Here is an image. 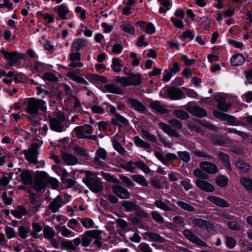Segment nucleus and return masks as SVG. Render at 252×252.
Segmentation results:
<instances>
[{
    "mask_svg": "<svg viewBox=\"0 0 252 252\" xmlns=\"http://www.w3.org/2000/svg\"><path fill=\"white\" fill-rule=\"evenodd\" d=\"M92 243L91 247L94 250L100 248L103 246L102 242V232L97 230H92L86 231L81 237H77L73 240H65L61 243L57 240H50L52 246L55 248H59L60 246L62 250H68L75 251L77 250L79 245L83 247H88Z\"/></svg>",
    "mask_w": 252,
    "mask_h": 252,
    "instance_id": "f257e3e1",
    "label": "nucleus"
},
{
    "mask_svg": "<svg viewBox=\"0 0 252 252\" xmlns=\"http://www.w3.org/2000/svg\"><path fill=\"white\" fill-rule=\"evenodd\" d=\"M84 172L85 173V176L83 181L90 189L95 193L101 191L103 187L101 179L91 171H84Z\"/></svg>",
    "mask_w": 252,
    "mask_h": 252,
    "instance_id": "f03ea898",
    "label": "nucleus"
},
{
    "mask_svg": "<svg viewBox=\"0 0 252 252\" xmlns=\"http://www.w3.org/2000/svg\"><path fill=\"white\" fill-rule=\"evenodd\" d=\"M45 104V101L42 99L30 98L28 101L27 112L31 115L37 114L39 110L45 112L47 110Z\"/></svg>",
    "mask_w": 252,
    "mask_h": 252,
    "instance_id": "7ed1b4c3",
    "label": "nucleus"
},
{
    "mask_svg": "<svg viewBox=\"0 0 252 252\" xmlns=\"http://www.w3.org/2000/svg\"><path fill=\"white\" fill-rule=\"evenodd\" d=\"M65 118L61 112H58L56 118H49V126L51 130L62 132L63 131Z\"/></svg>",
    "mask_w": 252,
    "mask_h": 252,
    "instance_id": "20e7f679",
    "label": "nucleus"
},
{
    "mask_svg": "<svg viewBox=\"0 0 252 252\" xmlns=\"http://www.w3.org/2000/svg\"><path fill=\"white\" fill-rule=\"evenodd\" d=\"M39 147V141H34L32 144L31 148L28 151H24L26 159L33 164H37L38 148Z\"/></svg>",
    "mask_w": 252,
    "mask_h": 252,
    "instance_id": "39448f33",
    "label": "nucleus"
},
{
    "mask_svg": "<svg viewBox=\"0 0 252 252\" xmlns=\"http://www.w3.org/2000/svg\"><path fill=\"white\" fill-rule=\"evenodd\" d=\"M48 175L44 171L39 172L35 179L34 188L40 191L47 186Z\"/></svg>",
    "mask_w": 252,
    "mask_h": 252,
    "instance_id": "423d86ee",
    "label": "nucleus"
},
{
    "mask_svg": "<svg viewBox=\"0 0 252 252\" xmlns=\"http://www.w3.org/2000/svg\"><path fill=\"white\" fill-rule=\"evenodd\" d=\"M74 131L79 139L87 138L90 134L93 133L92 126L89 124H85L83 126H78L74 129Z\"/></svg>",
    "mask_w": 252,
    "mask_h": 252,
    "instance_id": "0eeeda50",
    "label": "nucleus"
},
{
    "mask_svg": "<svg viewBox=\"0 0 252 252\" xmlns=\"http://www.w3.org/2000/svg\"><path fill=\"white\" fill-rule=\"evenodd\" d=\"M0 52L4 58L8 61V63L10 66L14 65L20 58L19 55L16 52L9 53L4 49H1Z\"/></svg>",
    "mask_w": 252,
    "mask_h": 252,
    "instance_id": "6e6552de",
    "label": "nucleus"
},
{
    "mask_svg": "<svg viewBox=\"0 0 252 252\" xmlns=\"http://www.w3.org/2000/svg\"><path fill=\"white\" fill-rule=\"evenodd\" d=\"M127 102L132 109L139 113H143L146 111V107L141 102L137 99L128 98Z\"/></svg>",
    "mask_w": 252,
    "mask_h": 252,
    "instance_id": "1a4fd4ad",
    "label": "nucleus"
},
{
    "mask_svg": "<svg viewBox=\"0 0 252 252\" xmlns=\"http://www.w3.org/2000/svg\"><path fill=\"white\" fill-rule=\"evenodd\" d=\"M199 167L201 170L210 174H216L218 171L217 165L211 162H201L199 164Z\"/></svg>",
    "mask_w": 252,
    "mask_h": 252,
    "instance_id": "9d476101",
    "label": "nucleus"
},
{
    "mask_svg": "<svg viewBox=\"0 0 252 252\" xmlns=\"http://www.w3.org/2000/svg\"><path fill=\"white\" fill-rule=\"evenodd\" d=\"M183 233L185 237L192 243L199 246H205L206 244L196 236L190 230H184Z\"/></svg>",
    "mask_w": 252,
    "mask_h": 252,
    "instance_id": "9b49d317",
    "label": "nucleus"
},
{
    "mask_svg": "<svg viewBox=\"0 0 252 252\" xmlns=\"http://www.w3.org/2000/svg\"><path fill=\"white\" fill-rule=\"evenodd\" d=\"M54 10L58 13L61 19L64 20L69 18L70 10L66 5L64 4L59 5L54 8Z\"/></svg>",
    "mask_w": 252,
    "mask_h": 252,
    "instance_id": "f8f14e48",
    "label": "nucleus"
},
{
    "mask_svg": "<svg viewBox=\"0 0 252 252\" xmlns=\"http://www.w3.org/2000/svg\"><path fill=\"white\" fill-rule=\"evenodd\" d=\"M195 185L199 189L206 192H212L215 189L213 185L203 180H197Z\"/></svg>",
    "mask_w": 252,
    "mask_h": 252,
    "instance_id": "ddd939ff",
    "label": "nucleus"
},
{
    "mask_svg": "<svg viewBox=\"0 0 252 252\" xmlns=\"http://www.w3.org/2000/svg\"><path fill=\"white\" fill-rule=\"evenodd\" d=\"M113 192L120 198L127 199L129 197V193L125 188L119 186L114 185L112 187Z\"/></svg>",
    "mask_w": 252,
    "mask_h": 252,
    "instance_id": "4468645a",
    "label": "nucleus"
},
{
    "mask_svg": "<svg viewBox=\"0 0 252 252\" xmlns=\"http://www.w3.org/2000/svg\"><path fill=\"white\" fill-rule=\"evenodd\" d=\"M188 111L192 115L202 118L207 115V113L204 109L197 106H188Z\"/></svg>",
    "mask_w": 252,
    "mask_h": 252,
    "instance_id": "2eb2a0df",
    "label": "nucleus"
},
{
    "mask_svg": "<svg viewBox=\"0 0 252 252\" xmlns=\"http://www.w3.org/2000/svg\"><path fill=\"white\" fill-rule=\"evenodd\" d=\"M87 40L84 38H76L73 40L71 45V51H78L87 45Z\"/></svg>",
    "mask_w": 252,
    "mask_h": 252,
    "instance_id": "dca6fc26",
    "label": "nucleus"
},
{
    "mask_svg": "<svg viewBox=\"0 0 252 252\" xmlns=\"http://www.w3.org/2000/svg\"><path fill=\"white\" fill-rule=\"evenodd\" d=\"M63 204V200L60 195H58L53 201L49 204V208L52 213L58 212Z\"/></svg>",
    "mask_w": 252,
    "mask_h": 252,
    "instance_id": "f3484780",
    "label": "nucleus"
},
{
    "mask_svg": "<svg viewBox=\"0 0 252 252\" xmlns=\"http://www.w3.org/2000/svg\"><path fill=\"white\" fill-rule=\"evenodd\" d=\"M207 199L210 202L220 207H228L230 205V203L226 200L214 195L208 196Z\"/></svg>",
    "mask_w": 252,
    "mask_h": 252,
    "instance_id": "a211bd4d",
    "label": "nucleus"
},
{
    "mask_svg": "<svg viewBox=\"0 0 252 252\" xmlns=\"http://www.w3.org/2000/svg\"><path fill=\"white\" fill-rule=\"evenodd\" d=\"M136 24L138 25L141 30L149 34H153L156 31L155 26L151 22L146 23L144 21H141L136 22Z\"/></svg>",
    "mask_w": 252,
    "mask_h": 252,
    "instance_id": "6ab92c4d",
    "label": "nucleus"
},
{
    "mask_svg": "<svg viewBox=\"0 0 252 252\" xmlns=\"http://www.w3.org/2000/svg\"><path fill=\"white\" fill-rule=\"evenodd\" d=\"M167 94L172 99H179L184 97V93L180 89L170 87L167 89Z\"/></svg>",
    "mask_w": 252,
    "mask_h": 252,
    "instance_id": "aec40b11",
    "label": "nucleus"
},
{
    "mask_svg": "<svg viewBox=\"0 0 252 252\" xmlns=\"http://www.w3.org/2000/svg\"><path fill=\"white\" fill-rule=\"evenodd\" d=\"M114 117L111 119L112 123L115 126H127L128 124L127 120L119 113L114 114Z\"/></svg>",
    "mask_w": 252,
    "mask_h": 252,
    "instance_id": "412c9836",
    "label": "nucleus"
},
{
    "mask_svg": "<svg viewBox=\"0 0 252 252\" xmlns=\"http://www.w3.org/2000/svg\"><path fill=\"white\" fill-rule=\"evenodd\" d=\"M108 153L102 148H99L96 150L95 156L94 157V162L95 163L100 165V159L106 160L107 158Z\"/></svg>",
    "mask_w": 252,
    "mask_h": 252,
    "instance_id": "4be33fe9",
    "label": "nucleus"
},
{
    "mask_svg": "<svg viewBox=\"0 0 252 252\" xmlns=\"http://www.w3.org/2000/svg\"><path fill=\"white\" fill-rule=\"evenodd\" d=\"M192 222L194 226L202 229L208 230L212 228V225L210 222L201 219L194 218L192 220Z\"/></svg>",
    "mask_w": 252,
    "mask_h": 252,
    "instance_id": "5701e85b",
    "label": "nucleus"
},
{
    "mask_svg": "<svg viewBox=\"0 0 252 252\" xmlns=\"http://www.w3.org/2000/svg\"><path fill=\"white\" fill-rule=\"evenodd\" d=\"M159 127L168 135L172 137H179V133L175 129L171 128L168 125L161 122L159 124Z\"/></svg>",
    "mask_w": 252,
    "mask_h": 252,
    "instance_id": "b1692460",
    "label": "nucleus"
},
{
    "mask_svg": "<svg viewBox=\"0 0 252 252\" xmlns=\"http://www.w3.org/2000/svg\"><path fill=\"white\" fill-rule=\"evenodd\" d=\"M62 158L63 161L67 165H73L78 163L77 158L69 153H63Z\"/></svg>",
    "mask_w": 252,
    "mask_h": 252,
    "instance_id": "393cba45",
    "label": "nucleus"
},
{
    "mask_svg": "<svg viewBox=\"0 0 252 252\" xmlns=\"http://www.w3.org/2000/svg\"><path fill=\"white\" fill-rule=\"evenodd\" d=\"M20 177L21 181L25 185H31L32 183V176L29 170H25L21 172L20 174Z\"/></svg>",
    "mask_w": 252,
    "mask_h": 252,
    "instance_id": "a878e982",
    "label": "nucleus"
},
{
    "mask_svg": "<svg viewBox=\"0 0 252 252\" xmlns=\"http://www.w3.org/2000/svg\"><path fill=\"white\" fill-rule=\"evenodd\" d=\"M245 62V58L241 53L233 56L230 59V63L233 66H239Z\"/></svg>",
    "mask_w": 252,
    "mask_h": 252,
    "instance_id": "bb28decb",
    "label": "nucleus"
},
{
    "mask_svg": "<svg viewBox=\"0 0 252 252\" xmlns=\"http://www.w3.org/2000/svg\"><path fill=\"white\" fill-rule=\"evenodd\" d=\"M104 88L109 93L119 95H123L124 94L122 89L114 84H108L104 86Z\"/></svg>",
    "mask_w": 252,
    "mask_h": 252,
    "instance_id": "cd10ccee",
    "label": "nucleus"
},
{
    "mask_svg": "<svg viewBox=\"0 0 252 252\" xmlns=\"http://www.w3.org/2000/svg\"><path fill=\"white\" fill-rule=\"evenodd\" d=\"M150 106L155 111L160 113H167V110L164 107L163 105L159 101H153L150 103Z\"/></svg>",
    "mask_w": 252,
    "mask_h": 252,
    "instance_id": "c85d7f7f",
    "label": "nucleus"
},
{
    "mask_svg": "<svg viewBox=\"0 0 252 252\" xmlns=\"http://www.w3.org/2000/svg\"><path fill=\"white\" fill-rule=\"evenodd\" d=\"M218 157L224 166L228 169L231 170V164L229 161V157L227 154L222 152H219L217 154Z\"/></svg>",
    "mask_w": 252,
    "mask_h": 252,
    "instance_id": "c756f323",
    "label": "nucleus"
},
{
    "mask_svg": "<svg viewBox=\"0 0 252 252\" xmlns=\"http://www.w3.org/2000/svg\"><path fill=\"white\" fill-rule=\"evenodd\" d=\"M216 100L218 102L217 107L218 109L222 111L227 112L229 105L225 103L226 100L221 96L216 97Z\"/></svg>",
    "mask_w": 252,
    "mask_h": 252,
    "instance_id": "7c9ffc66",
    "label": "nucleus"
},
{
    "mask_svg": "<svg viewBox=\"0 0 252 252\" xmlns=\"http://www.w3.org/2000/svg\"><path fill=\"white\" fill-rule=\"evenodd\" d=\"M211 139L215 145L223 146L226 143V139L222 135L214 134L211 135Z\"/></svg>",
    "mask_w": 252,
    "mask_h": 252,
    "instance_id": "2f4dec72",
    "label": "nucleus"
},
{
    "mask_svg": "<svg viewBox=\"0 0 252 252\" xmlns=\"http://www.w3.org/2000/svg\"><path fill=\"white\" fill-rule=\"evenodd\" d=\"M68 174L66 171H64L61 175V180L66 186L69 188L72 187L75 184V181L70 178H68Z\"/></svg>",
    "mask_w": 252,
    "mask_h": 252,
    "instance_id": "473e14b6",
    "label": "nucleus"
},
{
    "mask_svg": "<svg viewBox=\"0 0 252 252\" xmlns=\"http://www.w3.org/2000/svg\"><path fill=\"white\" fill-rule=\"evenodd\" d=\"M144 237L145 238H148V239H151L153 241L159 243H163L164 241V239L163 237L160 236L158 234L156 233L147 232L144 233Z\"/></svg>",
    "mask_w": 252,
    "mask_h": 252,
    "instance_id": "72a5a7b5",
    "label": "nucleus"
},
{
    "mask_svg": "<svg viewBox=\"0 0 252 252\" xmlns=\"http://www.w3.org/2000/svg\"><path fill=\"white\" fill-rule=\"evenodd\" d=\"M170 203V201L167 200H165L164 201L158 200H156L154 204L157 207L164 211H171V208L168 205Z\"/></svg>",
    "mask_w": 252,
    "mask_h": 252,
    "instance_id": "f704fd0d",
    "label": "nucleus"
},
{
    "mask_svg": "<svg viewBox=\"0 0 252 252\" xmlns=\"http://www.w3.org/2000/svg\"><path fill=\"white\" fill-rule=\"evenodd\" d=\"M56 229L61 233L62 236L65 237H73L75 235L74 233L68 229L65 226L57 225L55 227Z\"/></svg>",
    "mask_w": 252,
    "mask_h": 252,
    "instance_id": "c9c22d12",
    "label": "nucleus"
},
{
    "mask_svg": "<svg viewBox=\"0 0 252 252\" xmlns=\"http://www.w3.org/2000/svg\"><path fill=\"white\" fill-rule=\"evenodd\" d=\"M133 141L136 146L143 148L145 150L147 149V152L148 151V149L150 148V145L148 143L144 141L138 136L134 137Z\"/></svg>",
    "mask_w": 252,
    "mask_h": 252,
    "instance_id": "e433bc0d",
    "label": "nucleus"
},
{
    "mask_svg": "<svg viewBox=\"0 0 252 252\" xmlns=\"http://www.w3.org/2000/svg\"><path fill=\"white\" fill-rule=\"evenodd\" d=\"M176 204L182 210L189 212H194L195 210L191 204L183 200H178Z\"/></svg>",
    "mask_w": 252,
    "mask_h": 252,
    "instance_id": "4c0bfd02",
    "label": "nucleus"
},
{
    "mask_svg": "<svg viewBox=\"0 0 252 252\" xmlns=\"http://www.w3.org/2000/svg\"><path fill=\"white\" fill-rule=\"evenodd\" d=\"M27 210L22 206H18L17 208L14 210H11V214L16 218L20 219L23 216L27 214Z\"/></svg>",
    "mask_w": 252,
    "mask_h": 252,
    "instance_id": "58836bf2",
    "label": "nucleus"
},
{
    "mask_svg": "<svg viewBox=\"0 0 252 252\" xmlns=\"http://www.w3.org/2000/svg\"><path fill=\"white\" fill-rule=\"evenodd\" d=\"M123 207L127 212L135 211L138 209V205L129 201H125L122 203Z\"/></svg>",
    "mask_w": 252,
    "mask_h": 252,
    "instance_id": "ea45409f",
    "label": "nucleus"
},
{
    "mask_svg": "<svg viewBox=\"0 0 252 252\" xmlns=\"http://www.w3.org/2000/svg\"><path fill=\"white\" fill-rule=\"evenodd\" d=\"M123 66L124 64L122 63V60L119 58H114L112 59V68L114 71L119 72Z\"/></svg>",
    "mask_w": 252,
    "mask_h": 252,
    "instance_id": "a19ab883",
    "label": "nucleus"
},
{
    "mask_svg": "<svg viewBox=\"0 0 252 252\" xmlns=\"http://www.w3.org/2000/svg\"><path fill=\"white\" fill-rule=\"evenodd\" d=\"M43 232L44 237L49 240H52L55 236L54 230L49 226H46Z\"/></svg>",
    "mask_w": 252,
    "mask_h": 252,
    "instance_id": "79ce46f5",
    "label": "nucleus"
},
{
    "mask_svg": "<svg viewBox=\"0 0 252 252\" xmlns=\"http://www.w3.org/2000/svg\"><path fill=\"white\" fill-rule=\"evenodd\" d=\"M131 81V86H138L141 84V75L138 73L136 74L132 73L129 76Z\"/></svg>",
    "mask_w": 252,
    "mask_h": 252,
    "instance_id": "37998d69",
    "label": "nucleus"
},
{
    "mask_svg": "<svg viewBox=\"0 0 252 252\" xmlns=\"http://www.w3.org/2000/svg\"><path fill=\"white\" fill-rule=\"evenodd\" d=\"M217 185L221 188L226 186L228 184V179L226 176L222 175H218L215 179Z\"/></svg>",
    "mask_w": 252,
    "mask_h": 252,
    "instance_id": "c03bdc74",
    "label": "nucleus"
},
{
    "mask_svg": "<svg viewBox=\"0 0 252 252\" xmlns=\"http://www.w3.org/2000/svg\"><path fill=\"white\" fill-rule=\"evenodd\" d=\"M18 235L22 239H25L29 236V233L31 232L30 229L23 226H20L18 228Z\"/></svg>",
    "mask_w": 252,
    "mask_h": 252,
    "instance_id": "a18cd8bd",
    "label": "nucleus"
},
{
    "mask_svg": "<svg viewBox=\"0 0 252 252\" xmlns=\"http://www.w3.org/2000/svg\"><path fill=\"white\" fill-rule=\"evenodd\" d=\"M121 29L125 32L131 35L135 34V30L133 26L129 23H124L121 25Z\"/></svg>",
    "mask_w": 252,
    "mask_h": 252,
    "instance_id": "49530a36",
    "label": "nucleus"
},
{
    "mask_svg": "<svg viewBox=\"0 0 252 252\" xmlns=\"http://www.w3.org/2000/svg\"><path fill=\"white\" fill-rule=\"evenodd\" d=\"M240 183L247 190L252 192V180L247 178H242L240 179Z\"/></svg>",
    "mask_w": 252,
    "mask_h": 252,
    "instance_id": "de8ad7c7",
    "label": "nucleus"
},
{
    "mask_svg": "<svg viewBox=\"0 0 252 252\" xmlns=\"http://www.w3.org/2000/svg\"><path fill=\"white\" fill-rule=\"evenodd\" d=\"M134 165L139 169L143 171L145 174H149L150 172V169L148 166L142 160H139L134 162Z\"/></svg>",
    "mask_w": 252,
    "mask_h": 252,
    "instance_id": "09e8293b",
    "label": "nucleus"
},
{
    "mask_svg": "<svg viewBox=\"0 0 252 252\" xmlns=\"http://www.w3.org/2000/svg\"><path fill=\"white\" fill-rule=\"evenodd\" d=\"M131 178L133 181L143 187H146L148 185V182L146 179L140 175H132L131 176Z\"/></svg>",
    "mask_w": 252,
    "mask_h": 252,
    "instance_id": "8fccbe9b",
    "label": "nucleus"
},
{
    "mask_svg": "<svg viewBox=\"0 0 252 252\" xmlns=\"http://www.w3.org/2000/svg\"><path fill=\"white\" fill-rule=\"evenodd\" d=\"M173 114L177 118L183 120H187L189 117L188 113L183 110H176L173 112Z\"/></svg>",
    "mask_w": 252,
    "mask_h": 252,
    "instance_id": "3c124183",
    "label": "nucleus"
},
{
    "mask_svg": "<svg viewBox=\"0 0 252 252\" xmlns=\"http://www.w3.org/2000/svg\"><path fill=\"white\" fill-rule=\"evenodd\" d=\"M113 146L114 149L121 155H124L126 153V150L118 141L114 140L113 141Z\"/></svg>",
    "mask_w": 252,
    "mask_h": 252,
    "instance_id": "603ef678",
    "label": "nucleus"
},
{
    "mask_svg": "<svg viewBox=\"0 0 252 252\" xmlns=\"http://www.w3.org/2000/svg\"><path fill=\"white\" fill-rule=\"evenodd\" d=\"M178 157L185 162H188L191 159L190 154L187 151H179L177 153Z\"/></svg>",
    "mask_w": 252,
    "mask_h": 252,
    "instance_id": "864d4df0",
    "label": "nucleus"
},
{
    "mask_svg": "<svg viewBox=\"0 0 252 252\" xmlns=\"http://www.w3.org/2000/svg\"><path fill=\"white\" fill-rule=\"evenodd\" d=\"M153 219L157 222L162 223L164 222V219L160 214L155 211H152L151 213Z\"/></svg>",
    "mask_w": 252,
    "mask_h": 252,
    "instance_id": "5fc2aeb1",
    "label": "nucleus"
},
{
    "mask_svg": "<svg viewBox=\"0 0 252 252\" xmlns=\"http://www.w3.org/2000/svg\"><path fill=\"white\" fill-rule=\"evenodd\" d=\"M236 165L244 172H248L250 169V166L242 160H238L236 163Z\"/></svg>",
    "mask_w": 252,
    "mask_h": 252,
    "instance_id": "6e6d98bb",
    "label": "nucleus"
},
{
    "mask_svg": "<svg viewBox=\"0 0 252 252\" xmlns=\"http://www.w3.org/2000/svg\"><path fill=\"white\" fill-rule=\"evenodd\" d=\"M141 132L142 133L143 136L145 138L153 142H157V138L156 136L154 134L150 133L148 131L144 129H142L141 130Z\"/></svg>",
    "mask_w": 252,
    "mask_h": 252,
    "instance_id": "4d7b16f0",
    "label": "nucleus"
},
{
    "mask_svg": "<svg viewBox=\"0 0 252 252\" xmlns=\"http://www.w3.org/2000/svg\"><path fill=\"white\" fill-rule=\"evenodd\" d=\"M227 131L229 133H235V134L241 136L242 138L245 139H248L249 138V135L246 132L238 130L234 128H228Z\"/></svg>",
    "mask_w": 252,
    "mask_h": 252,
    "instance_id": "13d9d810",
    "label": "nucleus"
},
{
    "mask_svg": "<svg viewBox=\"0 0 252 252\" xmlns=\"http://www.w3.org/2000/svg\"><path fill=\"white\" fill-rule=\"evenodd\" d=\"M5 232L7 237L8 239H11L12 238H14L17 235V233L14 230V229L12 227L8 226H5Z\"/></svg>",
    "mask_w": 252,
    "mask_h": 252,
    "instance_id": "bf43d9fd",
    "label": "nucleus"
},
{
    "mask_svg": "<svg viewBox=\"0 0 252 252\" xmlns=\"http://www.w3.org/2000/svg\"><path fill=\"white\" fill-rule=\"evenodd\" d=\"M69 77L72 79L73 80L75 81V82L79 83L81 84H86L87 83V82L85 80L84 78H83L82 77H80L77 74L73 73H70L69 74Z\"/></svg>",
    "mask_w": 252,
    "mask_h": 252,
    "instance_id": "052dcab7",
    "label": "nucleus"
},
{
    "mask_svg": "<svg viewBox=\"0 0 252 252\" xmlns=\"http://www.w3.org/2000/svg\"><path fill=\"white\" fill-rule=\"evenodd\" d=\"M115 82L120 83L125 87L131 86V81L129 77H118L117 78Z\"/></svg>",
    "mask_w": 252,
    "mask_h": 252,
    "instance_id": "680f3d73",
    "label": "nucleus"
},
{
    "mask_svg": "<svg viewBox=\"0 0 252 252\" xmlns=\"http://www.w3.org/2000/svg\"><path fill=\"white\" fill-rule=\"evenodd\" d=\"M194 175L198 178L206 180L208 179L209 176L207 174L203 172L201 169L196 168L194 170Z\"/></svg>",
    "mask_w": 252,
    "mask_h": 252,
    "instance_id": "e2e57ef3",
    "label": "nucleus"
},
{
    "mask_svg": "<svg viewBox=\"0 0 252 252\" xmlns=\"http://www.w3.org/2000/svg\"><path fill=\"white\" fill-rule=\"evenodd\" d=\"M135 214L138 217L143 219H147L149 217L148 213L144 209L141 208L139 206H138V209L135 211Z\"/></svg>",
    "mask_w": 252,
    "mask_h": 252,
    "instance_id": "0e129e2a",
    "label": "nucleus"
},
{
    "mask_svg": "<svg viewBox=\"0 0 252 252\" xmlns=\"http://www.w3.org/2000/svg\"><path fill=\"white\" fill-rule=\"evenodd\" d=\"M73 151L76 154L86 158L89 156L88 153L86 150L80 148L79 146H75L73 149Z\"/></svg>",
    "mask_w": 252,
    "mask_h": 252,
    "instance_id": "69168bd1",
    "label": "nucleus"
},
{
    "mask_svg": "<svg viewBox=\"0 0 252 252\" xmlns=\"http://www.w3.org/2000/svg\"><path fill=\"white\" fill-rule=\"evenodd\" d=\"M129 220L132 222V224L135 225L140 228H145V226L143 223L142 221L141 220L138 218L133 217L129 219Z\"/></svg>",
    "mask_w": 252,
    "mask_h": 252,
    "instance_id": "338daca9",
    "label": "nucleus"
},
{
    "mask_svg": "<svg viewBox=\"0 0 252 252\" xmlns=\"http://www.w3.org/2000/svg\"><path fill=\"white\" fill-rule=\"evenodd\" d=\"M69 60L71 62L80 61L81 60V54L77 51H71L69 54Z\"/></svg>",
    "mask_w": 252,
    "mask_h": 252,
    "instance_id": "774afa93",
    "label": "nucleus"
}]
</instances>
